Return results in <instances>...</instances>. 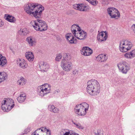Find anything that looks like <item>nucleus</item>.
<instances>
[{"label":"nucleus","instance_id":"79ce46f5","mask_svg":"<svg viewBox=\"0 0 135 135\" xmlns=\"http://www.w3.org/2000/svg\"><path fill=\"white\" fill-rule=\"evenodd\" d=\"M70 135H79V134L73 131H71Z\"/></svg>","mask_w":135,"mask_h":135},{"label":"nucleus","instance_id":"393cba45","mask_svg":"<svg viewBox=\"0 0 135 135\" xmlns=\"http://www.w3.org/2000/svg\"><path fill=\"white\" fill-rule=\"evenodd\" d=\"M18 33L21 36H26L28 33L29 32L26 28H21L18 31Z\"/></svg>","mask_w":135,"mask_h":135},{"label":"nucleus","instance_id":"c03bdc74","mask_svg":"<svg viewBox=\"0 0 135 135\" xmlns=\"http://www.w3.org/2000/svg\"><path fill=\"white\" fill-rule=\"evenodd\" d=\"M131 28L134 31L135 33V24H133Z\"/></svg>","mask_w":135,"mask_h":135},{"label":"nucleus","instance_id":"dca6fc26","mask_svg":"<svg viewBox=\"0 0 135 135\" xmlns=\"http://www.w3.org/2000/svg\"><path fill=\"white\" fill-rule=\"evenodd\" d=\"M2 101L3 102L5 101V103L8 106V107L9 108V109H12L15 106L14 101L11 99L9 98H6Z\"/></svg>","mask_w":135,"mask_h":135},{"label":"nucleus","instance_id":"9b49d317","mask_svg":"<svg viewBox=\"0 0 135 135\" xmlns=\"http://www.w3.org/2000/svg\"><path fill=\"white\" fill-rule=\"evenodd\" d=\"M37 4V3H31L25 4L24 7V10L28 14L31 15Z\"/></svg>","mask_w":135,"mask_h":135},{"label":"nucleus","instance_id":"6e6552de","mask_svg":"<svg viewBox=\"0 0 135 135\" xmlns=\"http://www.w3.org/2000/svg\"><path fill=\"white\" fill-rule=\"evenodd\" d=\"M119 71L123 74H126L130 69V68L127 63L124 60L122 61L117 65Z\"/></svg>","mask_w":135,"mask_h":135},{"label":"nucleus","instance_id":"cd10ccee","mask_svg":"<svg viewBox=\"0 0 135 135\" xmlns=\"http://www.w3.org/2000/svg\"><path fill=\"white\" fill-rule=\"evenodd\" d=\"M26 82V80L23 77L21 76L17 81V84L20 85H24Z\"/></svg>","mask_w":135,"mask_h":135},{"label":"nucleus","instance_id":"e433bc0d","mask_svg":"<svg viewBox=\"0 0 135 135\" xmlns=\"http://www.w3.org/2000/svg\"><path fill=\"white\" fill-rule=\"evenodd\" d=\"M62 57V56L61 54H59L57 55L55 60L57 61H59Z\"/></svg>","mask_w":135,"mask_h":135},{"label":"nucleus","instance_id":"a18cd8bd","mask_svg":"<svg viewBox=\"0 0 135 135\" xmlns=\"http://www.w3.org/2000/svg\"><path fill=\"white\" fill-rule=\"evenodd\" d=\"M78 73V71L76 70H74L73 72V73L74 75H75L76 74H77Z\"/></svg>","mask_w":135,"mask_h":135},{"label":"nucleus","instance_id":"f3484780","mask_svg":"<svg viewBox=\"0 0 135 135\" xmlns=\"http://www.w3.org/2000/svg\"><path fill=\"white\" fill-rule=\"evenodd\" d=\"M39 67L41 71L46 72L47 71L49 68V65L43 61L40 62Z\"/></svg>","mask_w":135,"mask_h":135},{"label":"nucleus","instance_id":"9d476101","mask_svg":"<svg viewBox=\"0 0 135 135\" xmlns=\"http://www.w3.org/2000/svg\"><path fill=\"white\" fill-rule=\"evenodd\" d=\"M108 14L112 18L118 19L120 17V13L116 9L112 7H109L107 9Z\"/></svg>","mask_w":135,"mask_h":135},{"label":"nucleus","instance_id":"f8f14e48","mask_svg":"<svg viewBox=\"0 0 135 135\" xmlns=\"http://www.w3.org/2000/svg\"><path fill=\"white\" fill-rule=\"evenodd\" d=\"M61 66L62 69L65 71L69 72L73 68V65L70 61H66L64 60L61 62Z\"/></svg>","mask_w":135,"mask_h":135},{"label":"nucleus","instance_id":"f704fd0d","mask_svg":"<svg viewBox=\"0 0 135 135\" xmlns=\"http://www.w3.org/2000/svg\"><path fill=\"white\" fill-rule=\"evenodd\" d=\"M124 57L127 59H131L133 58L130 52L126 53L124 55Z\"/></svg>","mask_w":135,"mask_h":135},{"label":"nucleus","instance_id":"423d86ee","mask_svg":"<svg viewBox=\"0 0 135 135\" xmlns=\"http://www.w3.org/2000/svg\"><path fill=\"white\" fill-rule=\"evenodd\" d=\"M132 46V43L130 41L125 40L120 42L119 49L122 52H126L131 49Z\"/></svg>","mask_w":135,"mask_h":135},{"label":"nucleus","instance_id":"bb28decb","mask_svg":"<svg viewBox=\"0 0 135 135\" xmlns=\"http://www.w3.org/2000/svg\"><path fill=\"white\" fill-rule=\"evenodd\" d=\"M8 76L7 73L5 72H0V83L6 80Z\"/></svg>","mask_w":135,"mask_h":135},{"label":"nucleus","instance_id":"4468645a","mask_svg":"<svg viewBox=\"0 0 135 135\" xmlns=\"http://www.w3.org/2000/svg\"><path fill=\"white\" fill-rule=\"evenodd\" d=\"M73 8L76 10L81 11H86L87 8V6L84 4H75L73 5Z\"/></svg>","mask_w":135,"mask_h":135},{"label":"nucleus","instance_id":"0eeeda50","mask_svg":"<svg viewBox=\"0 0 135 135\" xmlns=\"http://www.w3.org/2000/svg\"><path fill=\"white\" fill-rule=\"evenodd\" d=\"M119 71L123 74H126L130 69V68L127 63L124 60L122 61L117 65Z\"/></svg>","mask_w":135,"mask_h":135},{"label":"nucleus","instance_id":"6ab92c4d","mask_svg":"<svg viewBox=\"0 0 135 135\" xmlns=\"http://www.w3.org/2000/svg\"><path fill=\"white\" fill-rule=\"evenodd\" d=\"M66 38L70 44H74V37L71 33H69L66 35Z\"/></svg>","mask_w":135,"mask_h":135},{"label":"nucleus","instance_id":"5701e85b","mask_svg":"<svg viewBox=\"0 0 135 135\" xmlns=\"http://www.w3.org/2000/svg\"><path fill=\"white\" fill-rule=\"evenodd\" d=\"M7 60L5 57L0 54V66L3 67L6 64Z\"/></svg>","mask_w":135,"mask_h":135},{"label":"nucleus","instance_id":"c9c22d12","mask_svg":"<svg viewBox=\"0 0 135 135\" xmlns=\"http://www.w3.org/2000/svg\"><path fill=\"white\" fill-rule=\"evenodd\" d=\"M88 2L94 6H96L98 3V2L97 0H89Z\"/></svg>","mask_w":135,"mask_h":135},{"label":"nucleus","instance_id":"a878e982","mask_svg":"<svg viewBox=\"0 0 135 135\" xmlns=\"http://www.w3.org/2000/svg\"><path fill=\"white\" fill-rule=\"evenodd\" d=\"M48 108L50 112L55 113H58L59 111V109L52 105H49Z\"/></svg>","mask_w":135,"mask_h":135},{"label":"nucleus","instance_id":"a19ab883","mask_svg":"<svg viewBox=\"0 0 135 135\" xmlns=\"http://www.w3.org/2000/svg\"><path fill=\"white\" fill-rule=\"evenodd\" d=\"M133 57H135V49L133 50L130 52Z\"/></svg>","mask_w":135,"mask_h":135},{"label":"nucleus","instance_id":"ddd939ff","mask_svg":"<svg viewBox=\"0 0 135 135\" xmlns=\"http://www.w3.org/2000/svg\"><path fill=\"white\" fill-rule=\"evenodd\" d=\"M81 54L85 56L90 55L93 53L92 50L88 47H84L81 50Z\"/></svg>","mask_w":135,"mask_h":135},{"label":"nucleus","instance_id":"7c9ffc66","mask_svg":"<svg viewBox=\"0 0 135 135\" xmlns=\"http://www.w3.org/2000/svg\"><path fill=\"white\" fill-rule=\"evenodd\" d=\"M5 17L6 20L10 22H14L16 20L13 17L9 15H7L6 16H5Z\"/></svg>","mask_w":135,"mask_h":135},{"label":"nucleus","instance_id":"20e7f679","mask_svg":"<svg viewBox=\"0 0 135 135\" xmlns=\"http://www.w3.org/2000/svg\"><path fill=\"white\" fill-rule=\"evenodd\" d=\"M89 105L86 103H83L77 105L75 107L74 111L78 115H85L88 111Z\"/></svg>","mask_w":135,"mask_h":135},{"label":"nucleus","instance_id":"58836bf2","mask_svg":"<svg viewBox=\"0 0 135 135\" xmlns=\"http://www.w3.org/2000/svg\"><path fill=\"white\" fill-rule=\"evenodd\" d=\"M95 135H104L103 132L100 130H98L95 132Z\"/></svg>","mask_w":135,"mask_h":135},{"label":"nucleus","instance_id":"4be33fe9","mask_svg":"<svg viewBox=\"0 0 135 135\" xmlns=\"http://www.w3.org/2000/svg\"><path fill=\"white\" fill-rule=\"evenodd\" d=\"M18 63L19 66L22 69H25L28 66L27 63L26 61L23 59H20Z\"/></svg>","mask_w":135,"mask_h":135},{"label":"nucleus","instance_id":"a211bd4d","mask_svg":"<svg viewBox=\"0 0 135 135\" xmlns=\"http://www.w3.org/2000/svg\"><path fill=\"white\" fill-rule=\"evenodd\" d=\"M96 59L98 61L100 62H104L107 60L108 57L105 54H102L99 55Z\"/></svg>","mask_w":135,"mask_h":135},{"label":"nucleus","instance_id":"1a4fd4ad","mask_svg":"<svg viewBox=\"0 0 135 135\" xmlns=\"http://www.w3.org/2000/svg\"><path fill=\"white\" fill-rule=\"evenodd\" d=\"M44 10V8L43 6L38 4L31 15H32L36 18H40L42 15V12Z\"/></svg>","mask_w":135,"mask_h":135},{"label":"nucleus","instance_id":"f257e3e1","mask_svg":"<svg viewBox=\"0 0 135 135\" xmlns=\"http://www.w3.org/2000/svg\"><path fill=\"white\" fill-rule=\"evenodd\" d=\"M86 91L87 93L92 96L97 95L100 92V86L99 83L95 79L88 81L87 83Z\"/></svg>","mask_w":135,"mask_h":135},{"label":"nucleus","instance_id":"7ed1b4c3","mask_svg":"<svg viewBox=\"0 0 135 135\" xmlns=\"http://www.w3.org/2000/svg\"><path fill=\"white\" fill-rule=\"evenodd\" d=\"M34 29L37 31H43L47 28V25L43 20L37 19V20L32 21L30 23Z\"/></svg>","mask_w":135,"mask_h":135},{"label":"nucleus","instance_id":"473e14b6","mask_svg":"<svg viewBox=\"0 0 135 135\" xmlns=\"http://www.w3.org/2000/svg\"><path fill=\"white\" fill-rule=\"evenodd\" d=\"M74 124L75 125V127L79 129H83L84 127L80 123L77 122H73Z\"/></svg>","mask_w":135,"mask_h":135},{"label":"nucleus","instance_id":"37998d69","mask_svg":"<svg viewBox=\"0 0 135 135\" xmlns=\"http://www.w3.org/2000/svg\"><path fill=\"white\" fill-rule=\"evenodd\" d=\"M4 25V23L1 19H0V27H2Z\"/></svg>","mask_w":135,"mask_h":135},{"label":"nucleus","instance_id":"2eb2a0df","mask_svg":"<svg viewBox=\"0 0 135 135\" xmlns=\"http://www.w3.org/2000/svg\"><path fill=\"white\" fill-rule=\"evenodd\" d=\"M107 35L105 32H101L99 33L97 39L100 42L105 41L107 38Z\"/></svg>","mask_w":135,"mask_h":135},{"label":"nucleus","instance_id":"b1692460","mask_svg":"<svg viewBox=\"0 0 135 135\" xmlns=\"http://www.w3.org/2000/svg\"><path fill=\"white\" fill-rule=\"evenodd\" d=\"M26 98V94L24 93H22L20 96L17 98V100L19 103L24 102Z\"/></svg>","mask_w":135,"mask_h":135},{"label":"nucleus","instance_id":"c85d7f7f","mask_svg":"<svg viewBox=\"0 0 135 135\" xmlns=\"http://www.w3.org/2000/svg\"><path fill=\"white\" fill-rule=\"evenodd\" d=\"M1 108L2 110L4 112H8L11 109H9L7 105L5 103V101H2L1 103Z\"/></svg>","mask_w":135,"mask_h":135},{"label":"nucleus","instance_id":"f03ea898","mask_svg":"<svg viewBox=\"0 0 135 135\" xmlns=\"http://www.w3.org/2000/svg\"><path fill=\"white\" fill-rule=\"evenodd\" d=\"M71 31L73 35L77 39L80 40H84L87 36L86 32L81 30L79 26L74 24L71 27Z\"/></svg>","mask_w":135,"mask_h":135},{"label":"nucleus","instance_id":"ea45409f","mask_svg":"<svg viewBox=\"0 0 135 135\" xmlns=\"http://www.w3.org/2000/svg\"><path fill=\"white\" fill-rule=\"evenodd\" d=\"M102 4L103 5H107L109 3L108 1L105 0H102L101 1Z\"/></svg>","mask_w":135,"mask_h":135},{"label":"nucleus","instance_id":"72a5a7b5","mask_svg":"<svg viewBox=\"0 0 135 135\" xmlns=\"http://www.w3.org/2000/svg\"><path fill=\"white\" fill-rule=\"evenodd\" d=\"M38 129H40V131L39 132L41 134L43 132L45 131H46L47 132L49 133V134H50V130L47 129L46 127H43L41 128H39Z\"/></svg>","mask_w":135,"mask_h":135},{"label":"nucleus","instance_id":"412c9836","mask_svg":"<svg viewBox=\"0 0 135 135\" xmlns=\"http://www.w3.org/2000/svg\"><path fill=\"white\" fill-rule=\"evenodd\" d=\"M26 41L30 46H33L35 45L36 42V39L32 36L28 37L26 39Z\"/></svg>","mask_w":135,"mask_h":135},{"label":"nucleus","instance_id":"39448f33","mask_svg":"<svg viewBox=\"0 0 135 135\" xmlns=\"http://www.w3.org/2000/svg\"><path fill=\"white\" fill-rule=\"evenodd\" d=\"M51 86L48 84L40 86L37 89V94L40 97H44L50 92Z\"/></svg>","mask_w":135,"mask_h":135},{"label":"nucleus","instance_id":"c756f323","mask_svg":"<svg viewBox=\"0 0 135 135\" xmlns=\"http://www.w3.org/2000/svg\"><path fill=\"white\" fill-rule=\"evenodd\" d=\"M63 59L62 60H64V61H70L69 60L71 59V56L69 54L65 53L63 55Z\"/></svg>","mask_w":135,"mask_h":135},{"label":"nucleus","instance_id":"2f4dec72","mask_svg":"<svg viewBox=\"0 0 135 135\" xmlns=\"http://www.w3.org/2000/svg\"><path fill=\"white\" fill-rule=\"evenodd\" d=\"M71 131L66 129H62L61 131V133L64 135H69L70 134Z\"/></svg>","mask_w":135,"mask_h":135},{"label":"nucleus","instance_id":"4c0bfd02","mask_svg":"<svg viewBox=\"0 0 135 135\" xmlns=\"http://www.w3.org/2000/svg\"><path fill=\"white\" fill-rule=\"evenodd\" d=\"M40 129H37L35 132L32 133L31 135H41V134L40 132Z\"/></svg>","mask_w":135,"mask_h":135},{"label":"nucleus","instance_id":"aec40b11","mask_svg":"<svg viewBox=\"0 0 135 135\" xmlns=\"http://www.w3.org/2000/svg\"><path fill=\"white\" fill-rule=\"evenodd\" d=\"M25 55L26 58L29 61L31 62L33 61L34 58L33 54L32 52H26Z\"/></svg>","mask_w":135,"mask_h":135}]
</instances>
